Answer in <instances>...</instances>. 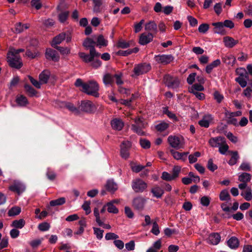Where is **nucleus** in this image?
Here are the masks:
<instances>
[{"instance_id":"f257e3e1","label":"nucleus","mask_w":252,"mask_h":252,"mask_svg":"<svg viewBox=\"0 0 252 252\" xmlns=\"http://www.w3.org/2000/svg\"><path fill=\"white\" fill-rule=\"evenodd\" d=\"M74 84L76 87L80 88V91L88 95L95 97H98L99 96V85L94 80H90L84 83L82 79L78 78L76 80Z\"/></svg>"},{"instance_id":"f03ea898","label":"nucleus","mask_w":252,"mask_h":252,"mask_svg":"<svg viewBox=\"0 0 252 252\" xmlns=\"http://www.w3.org/2000/svg\"><path fill=\"white\" fill-rule=\"evenodd\" d=\"M24 51L23 49H11L10 51L7 53V62L10 66L18 69L22 66L23 63L19 53L24 52Z\"/></svg>"},{"instance_id":"7ed1b4c3","label":"nucleus","mask_w":252,"mask_h":252,"mask_svg":"<svg viewBox=\"0 0 252 252\" xmlns=\"http://www.w3.org/2000/svg\"><path fill=\"white\" fill-rule=\"evenodd\" d=\"M134 124L131 125V130L139 135H145L143 129L146 127L147 124L144 122L142 117H136L132 119Z\"/></svg>"},{"instance_id":"20e7f679","label":"nucleus","mask_w":252,"mask_h":252,"mask_svg":"<svg viewBox=\"0 0 252 252\" xmlns=\"http://www.w3.org/2000/svg\"><path fill=\"white\" fill-rule=\"evenodd\" d=\"M167 140L169 145L175 149H179L184 147L185 142L182 136L170 135Z\"/></svg>"},{"instance_id":"39448f33","label":"nucleus","mask_w":252,"mask_h":252,"mask_svg":"<svg viewBox=\"0 0 252 252\" xmlns=\"http://www.w3.org/2000/svg\"><path fill=\"white\" fill-rule=\"evenodd\" d=\"M147 187V184L139 178L133 180L131 183L132 189L136 193L143 192Z\"/></svg>"},{"instance_id":"423d86ee","label":"nucleus","mask_w":252,"mask_h":252,"mask_svg":"<svg viewBox=\"0 0 252 252\" xmlns=\"http://www.w3.org/2000/svg\"><path fill=\"white\" fill-rule=\"evenodd\" d=\"M236 72L239 75L235 79V81L242 87L244 88L247 86V81L248 80V75L246 70L243 68H237Z\"/></svg>"},{"instance_id":"0eeeda50","label":"nucleus","mask_w":252,"mask_h":252,"mask_svg":"<svg viewBox=\"0 0 252 252\" xmlns=\"http://www.w3.org/2000/svg\"><path fill=\"white\" fill-rule=\"evenodd\" d=\"M151 65L149 63H143L136 64L133 68V77L146 73L151 69Z\"/></svg>"},{"instance_id":"6e6552de","label":"nucleus","mask_w":252,"mask_h":252,"mask_svg":"<svg viewBox=\"0 0 252 252\" xmlns=\"http://www.w3.org/2000/svg\"><path fill=\"white\" fill-rule=\"evenodd\" d=\"M154 59L158 63L166 65L171 63L174 60V58L170 54H162L156 55Z\"/></svg>"},{"instance_id":"1a4fd4ad","label":"nucleus","mask_w":252,"mask_h":252,"mask_svg":"<svg viewBox=\"0 0 252 252\" xmlns=\"http://www.w3.org/2000/svg\"><path fill=\"white\" fill-rule=\"evenodd\" d=\"M78 55L84 62L87 63L92 62L95 57H98L100 55V53L94 50L90 51L89 54H86L84 52H80Z\"/></svg>"},{"instance_id":"9d476101","label":"nucleus","mask_w":252,"mask_h":252,"mask_svg":"<svg viewBox=\"0 0 252 252\" xmlns=\"http://www.w3.org/2000/svg\"><path fill=\"white\" fill-rule=\"evenodd\" d=\"M164 82L166 85L170 88L175 89L179 87L180 81L177 77H173L169 75L164 76Z\"/></svg>"},{"instance_id":"9b49d317","label":"nucleus","mask_w":252,"mask_h":252,"mask_svg":"<svg viewBox=\"0 0 252 252\" xmlns=\"http://www.w3.org/2000/svg\"><path fill=\"white\" fill-rule=\"evenodd\" d=\"M131 143L129 141H124L121 145V156L122 158L127 159L129 156V150L131 147Z\"/></svg>"},{"instance_id":"f8f14e48","label":"nucleus","mask_w":252,"mask_h":252,"mask_svg":"<svg viewBox=\"0 0 252 252\" xmlns=\"http://www.w3.org/2000/svg\"><path fill=\"white\" fill-rule=\"evenodd\" d=\"M80 108L83 111L91 113L94 110L95 107L92 101L86 100L81 101Z\"/></svg>"},{"instance_id":"ddd939ff","label":"nucleus","mask_w":252,"mask_h":252,"mask_svg":"<svg viewBox=\"0 0 252 252\" xmlns=\"http://www.w3.org/2000/svg\"><path fill=\"white\" fill-rule=\"evenodd\" d=\"M9 189L12 191L17 192L18 194H20L25 190V187L21 182L14 181L13 184L9 186Z\"/></svg>"},{"instance_id":"4468645a","label":"nucleus","mask_w":252,"mask_h":252,"mask_svg":"<svg viewBox=\"0 0 252 252\" xmlns=\"http://www.w3.org/2000/svg\"><path fill=\"white\" fill-rule=\"evenodd\" d=\"M154 38L153 34L151 33H143L139 37V43L142 45H146L152 41Z\"/></svg>"},{"instance_id":"2eb2a0df","label":"nucleus","mask_w":252,"mask_h":252,"mask_svg":"<svg viewBox=\"0 0 252 252\" xmlns=\"http://www.w3.org/2000/svg\"><path fill=\"white\" fill-rule=\"evenodd\" d=\"M146 202L145 198L139 196L134 198L133 200V206L137 210H142L143 209Z\"/></svg>"},{"instance_id":"dca6fc26","label":"nucleus","mask_w":252,"mask_h":252,"mask_svg":"<svg viewBox=\"0 0 252 252\" xmlns=\"http://www.w3.org/2000/svg\"><path fill=\"white\" fill-rule=\"evenodd\" d=\"M220 240V235L218 233H213L209 235L207 239V242L210 244L216 245L219 243Z\"/></svg>"},{"instance_id":"f3484780","label":"nucleus","mask_w":252,"mask_h":252,"mask_svg":"<svg viewBox=\"0 0 252 252\" xmlns=\"http://www.w3.org/2000/svg\"><path fill=\"white\" fill-rule=\"evenodd\" d=\"M46 57L48 60H51L55 62L58 61L60 57L57 52L52 49H47L46 51Z\"/></svg>"},{"instance_id":"a211bd4d","label":"nucleus","mask_w":252,"mask_h":252,"mask_svg":"<svg viewBox=\"0 0 252 252\" xmlns=\"http://www.w3.org/2000/svg\"><path fill=\"white\" fill-rule=\"evenodd\" d=\"M111 125L113 129L120 131L123 128L124 123L121 119L115 118L111 121Z\"/></svg>"},{"instance_id":"6ab92c4d","label":"nucleus","mask_w":252,"mask_h":252,"mask_svg":"<svg viewBox=\"0 0 252 252\" xmlns=\"http://www.w3.org/2000/svg\"><path fill=\"white\" fill-rule=\"evenodd\" d=\"M225 140V138L223 137H217L211 138L209 143L211 146L213 147H219L221 144H223Z\"/></svg>"},{"instance_id":"aec40b11","label":"nucleus","mask_w":252,"mask_h":252,"mask_svg":"<svg viewBox=\"0 0 252 252\" xmlns=\"http://www.w3.org/2000/svg\"><path fill=\"white\" fill-rule=\"evenodd\" d=\"M223 41L225 46L229 48H233L238 43V40H235L234 38L230 36L224 37L223 38Z\"/></svg>"},{"instance_id":"412c9836","label":"nucleus","mask_w":252,"mask_h":252,"mask_svg":"<svg viewBox=\"0 0 252 252\" xmlns=\"http://www.w3.org/2000/svg\"><path fill=\"white\" fill-rule=\"evenodd\" d=\"M170 153L175 159L183 161L186 160L188 154V153H180L173 149L170 150Z\"/></svg>"},{"instance_id":"4be33fe9","label":"nucleus","mask_w":252,"mask_h":252,"mask_svg":"<svg viewBox=\"0 0 252 252\" xmlns=\"http://www.w3.org/2000/svg\"><path fill=\"white\" fill-rule=\"evenodd\" d=\"M105 188L108 191L114 193L117 190L118 186L113 179H109L106 182Z\"/></svg>"},{"instance_id":"5701e85b","label":"nucleus","mask_w":252,"mask_h":252,"mask_svg":"<svg viewBox=\"0 0 252 252\" xmlns=\"http://www.w3.org/2000/svg\"><path fill=\"white\" fill-rule=\"evenodd\" d=\"M114 75L106 73L103 76V83L106 86H111L114 82Z\"/></svg>"},{"instance_id":"b1692460","label":"nucleus","mask_w":252,"mask_h":252,"mask_svg":"<svg viewBox=\"0 0 252 252\" xmlns=\"http://www.w3.org/2000/svg\"><path fill=\"white\" fill-rule=\"evenodd\" d=\"M151 192L153 196L159 198H161L164 193V190L158 186H155L151 189Z\"/></svg>"},{"instance_id":"393cba45","label":"nucleus","mask_w":252,"mask_h":252,"mask_svg":"<svg viewBox=\"0 0 252 252\" xmlns=\"http://www.w3.org/2000/svg\"><path fill=\"white\" fill-rule=\"evenodd\" d=\"M65 37V34L64 33H61L55 37L52 42V46L56 48L58 44H60Z\"/></svg>"},{"instance_id":"a878e982","label":"nucleus","mask_w":252,"mask_h":252,"mask_svg":"<svg viewBox=\"0 0 252 252\" xmlns=\"http://www.w3.org/2000/svg\"><path fill=\"white\" fill-rule=\"evenodd\" d=\"M228 247L232 249H235L238 247L239 245V241L237 238L233 236L231 237L227 242Z\"/></svg>"},{"instance_id":"bb28decb","label":"nucleus","mask_w":252,"mask_h":252,"mask_svg":"<svg viewBox=\"0 0 252 252\" xmlns=\"http://www.w3.org/2000/svg\"><path fill=\"white\" fill-rule=\"evenodd\" d=\"M145 30L147 31H150L157 32V25L154 21H150L145 25Z\"/></svg>"},{"instance_id":"cd10ccee","label":"nucleus","mask_w":252,"mask_h":252,"mask_svg":"<svg viewBox=\"0 0 252 252\" xmlns=\"http://www.w3.org/2000/svg\"><path fill=\"white\" fill-rule=\"evenodd\" d=\"M212 120V118L211 115H206L199 121L198 123L201 126L208 127Z\"/></svg>"},{"instance_id":"c85d7f7f","label":"nucleus","mask_w":252,"mask_h":252,"mask_svg":"<svg viewBox=\"0 0 252 252\" xmlns=\"http://www.w3.org/2000/svg\"><path fill=\"white\" fill-rule=\"evenodd\" d=\"M96 43L91 38H87L83 42V46L87 49H89L90 51L94 50L96 51L94 46Z\"/></svg>"},{"instance_id":"c756f323","label":"nucleus","mask_w":252,"mask_h":252,"mask_svg":"<svg viewBox=\"0 0 252 252\" xmlns=\"http://www.w3.org/2000/svg\"><path fill=\"white\" fill-rule=\"evenodd\" d=\"M222 62L226 64L233 66L236 59L232 55H227L222 58Z\"/></svg>"},{"instance_id":"7c9ffc66","label":"nucleus","mask_w":252,"mask_h":252,"mask_svg":"<svg viewBox=\"0 0 252 252\" xmlns=\"http://www.w3.org/2000/svg\"><path fill=\"white\" fill-rule=\"evenodd\" d=\"M50 74V72L48 70H44L39 74V79L41 84L47 83Z\"/></svg>"},{"instance_id":"2f4dec72","label":"nucleus","mask_w":252,"mask_h":252,"mask_svg":"<svg viewBox=\"0 0 252 252\" xmlns=\"http://www.w3.org/2000/svg\"><path fill=\"white\" fill-rule=\"evenodd\" d=\"M220 64V61L219 59H217L213 61L211 63L208 64L206 67V71L207 73L211 72L213 69L217 67Z\"/></svg>"},{"instance_id":"473e14b6","label":"nucleus","mask_w":252,"mask_h":252,"mask_svg":"<svg viewBox=\"0 0 252 252\" xmlns=\"http://www.w3.org/2000/svg\"><path fill=\"white\" fill-rule=\"evenodd\" d=\"M204 88L202 84L196 83L192 85L189 88V91L190 93L196 92H201L204 91Z\"/></svg>"},{"instance_id":"72a5a7b5","label":"nucleus","mask_w":252,"mask_h":252,"mask_svg":"<svg viewBox=\"0 0 252 252\" xmlns=\"http://www.w3.org/2000/svg\"><path fill=\"white\" fill-rule=\"evenodd\" d=\"M219 198L221 201H229L230 200V196L227 189H223L220 192Z\"/></svg>"},{"instance_id":"f704fd0d","label":"nucleus","mask_w":252,"mask_h":252,"mask_svg":"<svg viewBox=\"0 0 252 252\" xmlns=\"http://www.w3.org/2000/svg\"><path fill=\"white\" fill-rule=\"evenodd\" d=\"M251 180V175L248 173H243L238 177V180L241 182L247 183Z\"/></svg>"},{"instance_id":"c9c22d12","label":"nucleus","mask_w":252,"mask_h":252,"mask_svg":"<svg viewBox=\"0 0 252 252\" xmlns=\"http://www.w3.org/2000/svg\"><path fill=\"white\" fill-rule=\"evenodd\" d=\"M65 202V198L64 197H61L56 200H52L50 202L51 206H56L63 205Z\"/></svg>"},{"instance_id":"e433bc0d","label":"nucleus","mask_w":252,"mask_h":252,"mask_svg":"<svg viewBox=\"0 0 252 252\" xmlns=\"http://www.w3.org/2000/svg\"><path fill=\"white\" fill-rule=\"evenodd\" d=\"M25 224V221L23 219H20L19 220H15L12 222L11 226L16 228L21 229Z\"/></svg>"},{"instance_id":"4c0bfd02","label":"nucleus","mask_w":252,"mask_h":252,"mask_svg":"<svg viewBox=\"0 0 252 252\" xmlns=\"http://www.w3.org/2000/svg\"><path fill=\"white\" fill-rule=\"evenodd\" d=\"M29 28V26L27 24L22 25L21 23H18L15 26V31L16 33H20Z\"/></svg>"},{"instance_id":"58836bf2","label":"nucleus","mask_w":252,"mask_h":252,"mask_svg":"<svg viewBox=\"0 0 252 252\" xmlns=\"http://www.w3.org/2000/svg\"><path fill=\"white\" fill-rule=\"evenodd\" d=\"M16 102L19 105L21 106H25L28 103L27 98L22 95L17 96L16 98Z\"/></svg>"},{"instance_id":"ea45409f","label":"nucleus","mask_w":252,"mask_h":252,"mask_svg":"<svg viewBox=\"0 0 252 252\" xmlns=\"http://www.w3.org/2000/svg\"><path fill=\"white\" fill-rule=\"evenodd\" d=\"M169 127V124L165 122H161L156 126V128L159 131H163Z\"/></svg>"},{"instance_id":"a19ab883","label":"nucleus","mask_w":252,"mask_h":252,"mask_svg":"<svg viewBox=\"0 0 252 252\" xmlns=\"http://www.w3.org/2000/svg\"><path fill=\"white\" fill-rule=\"evenodd\" d=\"M21 211V208L19 207H14L8 211V214L9 216H15L19 214Z\"/></svg>"},{"instance_id":"79ce46f5","label":"nucleus","mask_w":252,"mask_h":252,"mask_svg":"<svg viewBox=\"0 0 252 252\" xmlns=\"http://www.w3.org/2000/svg\"><path fill=\"white\" fill-rule=\"evenodd\" d=\"M239 157L238 153L237 152H232V156L230 159L228 161V164L230 165H233L237 163V160L239 159Z\"/></svg>"},{"instance_id":"37998d69","label":"nucleus","mask_w":252,"mask_h":252,"mask_svg":"<svg viewBox=\"0 0 252 252\" xmlns=\"http://www.w3.org/2000/svg\"><path fill=\"white\" fill-rule=\"evenodd\" d=\"M108 41L106 40L102 35L98 36L97 39V45L99 46H106Z\"/></svg>"},{"instance_id":"c03bdc74","label":"nucleus","mask_w":252,"mask_h":252,"mask_svg":"<svg viewBox=\"0 0 252 252\" xmlns=\"http://www.w3.org/2000/svg\"><path fill=\"white\" fill-rule=\"evenodd\" d=\"M106 206L109 213L113 214H117L118 213V209L112 203L108 202L106 204Z\"/></svg>"},{"instance_id":"a18cd8bd","label":"nucleus","mask_w":252,"mask_h":252,"mask_svg":"<svg viewBox=\"0 0 252 252\" xmlns=\"http://www.w3.org/2000/svg\"><path fill=\"white\" fill-rule=\"evenodd\" d=\"M201 154L199 152H196L193 154L189 156V160L190 163H193L197 161V158L200 156Z\"/></svg>"},{"instance_id":"49530a36","label":"nucleus","mask_w":252,"mask_h":252,"mask_svg":"<svg viewBox=\"0 0 252 252\" xmlns=\"http://www.w3.org/2000/svg\"><path fill=\"white\" fill-rule=\"evenodd\" d=\"M130 166L131 170L132 171L138 173L140 171H141L142 169H143L145 167L144 166L140 165V164H136L133 163H131L130 164Z\"/></svg>"},{"instance_id":"de8ad7c7","label":"nucleus","mask_w":252,"mask_h":252,"mask_svg":"<svg viewBox=\"0 0 252 252\" xmlns=\"http://www.w3.org/2000/svg\"><path fill=\"white\" fill-rule=\"evenodd\" d=\"M103 0H93L94 4V11L98 12L100 11L99 7L102 5Z\"/></svg>"},{"instance_id":"09e8293b","label":"nucleus","mask_w":252,"mask_h":252,"mask_svg":"<svg viewBox=\"0 0 252 252\" xmlns=\"http://www.w3.org/2000/svg\"><path fill=\"white\" fill-rule=\"evenodd\" d=\"M24 87L25 90L30 96H33L36 94V91L30 85L26 84Z\"/></svg>"},{"instance_id":"8fccbe9b","label":"nucleus","mask_w":252,"mask_h":252,"mask_svg":"<svg viewBox=\"0 0 252 252\" xmlns=\"http://www.w3.org/2000/svg\"><path fill=\"white\" fill-rule=\"evenodd\" d=\"M94 214L95 217V221L98 225L102 224V220L100 219L99 212L97 208H95L94 210Z\"/></svg>"},{"instance_id":"3c124183","label":"nucleus","mask_w":252,"mask_h":252,"mask_svg":"<svg viewBox=\"0 0 252 252\" xmlns=\"http://www.w3.org/2000/svg\"><path fill=\"white\" fill-rule=\"evenodd\" d=\"M219 152L220 154L222 155L226 154V152L228 150L229 147L226 144L225 140L223 141V144H221V145L219 147Z\"/></svg>"},{"instance_id":"603ef678","label":"nucleus","mask_w":252,"mask_h":252,"mask_svg":"<svg viewBox=\"0 0 252 252\" xmlns=\"http://www.w3.org/2000/svg\"><path fill=\"white\" fill-rule=\"evenodd\" d=\"M181 167L180 166H174L172 169V177L174 179H176L179 177V174L181 172Z\"/></svg>"},{"instance_id":"864d4df0","label":"nucleus","mask_w":252,"mask_h":252,"mask_svg":"<svg viewBox=\"0 0 252 252\" xmlns=\"http://www.w3.org/2000/svg\"><path fill=\"white\" fill-rule=\"evenodd\" d=\"M50 225L49 223L44 222L38 224V228L41 231H46L49 229Z\"/></svg>"},{"instance_id":"5fc2aeb1","label":"nucleus","mask_w":252,"mask_h":252,"mask_svg":"<svg viewBox=\"0 0 252 252\" xmlns=\"http://www.w3.org/2000/svg\"><path fill=\"white\" fill-rule=\"evenodd\" d=\"M94 234L95 235L96 238L98 240H101L103 237V233L104 231L99 228L93 227Z\"/></svg>"},{"instance_id":"6e6d98bb","label":"nucleus","mask_w":252,"mask_h":252,"mask_svg":"<svg viewBox=\"0 0 252 252\" xmlns=\"http://www.w3.org/2000/svg\"><path fill=\"white\" fill-rule=\"evenodd\" d=\"M209 29V25L208 24L204 23L201 24L198 27V31L200 33H205Z\"/></svg>"},{"instance_id":"4d7b16f0","label":"nucleus","mask_w":252,"mask_h":252,"mask_svg":"<svg viewBox=\"0 0 252 252\" xmlns=\"http://www.w3.org/2000/svg\"><path fill=\"white\" fill-rule=\"evenodd\" d=\"M161 178L163 180H165L167 181H170L175 180L173 178V177H172V174H170L169 173L165 171L162 172Z\"/></svg>"},{"instance_id":"13d9d810","label":"nucleus","mask_w":252,"mask_h":252,"mask_svg":"<svg viewBox=\"0 0 252 252\" xmlns=\"http://www.w3.org/2000/svg\"><path fill=\"white\" fill-rule=\"evenodd\" d=\"M252 84L251 86L248 87L244 90L243 94L245 96L247 97L248 99H250L252 97Z\"/></svg>"},{"instance_id":"bf43d9fd","label":"nucleus","mask_w":252,"mask_h":252,"mask_svg":"<svg viewBox=\"0 0 252 252\" xmlns=\"http://www.w3.org/2000/svg\"><path fill=\"white\" fill-rule=\"evenodd\" d=\"M90 204V201H85L82 205V208L85 211L87 215L89 214L91 212Z\"/></svg>"},{"instance_id":"052dcab7","label":"nucleus","mask_w":252,"mask_h":252,"mask_svg":"<svg viewBox=\"0 0 252 252\" xmlns=\"http://www.w3.org/2000/svg\"><path fill=\"white\" fill-rule=\"evenodd\" d=\"M241 115H242V112L240 111H238L234 112H231L230 111H226L225 112V115L226 117H231L235 118V117L240 116Z\"/></svg>"},{"instance_id":"680f3d73","label":"nucleus","mask_w":252,"mask_h":252,"mask_svg":"<svg viewBox=\"0 0 252 252\" xmlns=\"http://www.w3.org/2000/svg\"><path fill=\"white\" fill-rule=\"evenodd\" d=\"M68 11H64L60 13L58 16L60 22L61 23L64 22L68 17Z\"/></svg>"},{"instance_id":"e2e57ef3","label":"nucleus","mask_w":252,"mask_h":252,"mask_svg":"<svg viewBox=\"0 0 252 252\" xmlns=\"http://www.w3.org/2000/svg\"><path fill=\"white\" fill-rule=\"evenodd\" d=\"M210 203V198L207 196H203L200 199V203L202 205L207 207Z\"/></svg>"},{"instance_id":"0e129e2a","label":"nucleus","mask_w":252,"mask_h":252,"mask_svg":"<svg viewBox=\"0 0 252 252\" xmlns=\"http://www.w3.org/2000/svg\"><path fill=\"white\" fill-rule=\"evenodd\" d=\"M241 195L247 201H250L252 199V194L250 189L245 192H241Z\"/></svg>"},{"instance_id":"69168bd1","label":"nucleus","mask_w":252,"mask_h":252,"mask_svg":"<svg viewBox=\"0 0 252 252\" xmlns=\"http://www.w3.org/2000/svg\"><path fill=\"white\" fill-rule=\"evenodd\" d=\"M28 78L30 79L31 83L36 88L40 89L41 88V83L39 81L34 79L32 77L29 75Z\"/></svg>"},{"instance_id":"338daca9","label":"nucleus","mask_w":252,"mask_h":252,"mask_svg":"<svg viewBox=\"0 0 252 252\" xmlns=\"http://www.w3.org/2000/svg\"><path fill=\"white\" fill-rule=\"evenodd\" d=\"M144 23V20L142 19L139 23H135L134 25V32L136 33H137L139 32L142 28V25Z\"/></svg>"},{"instance_id":"774afa93","label":"nucleus","mask_w":252,"mask_h":252,"mask_svg":"<svg viewBox=\"0 0 252 252\" xmlns=\"http://www.w3.org/2000/svg\"><path fill=\"white\" fill-rule=\"evenodd\" d=\"M140 144L141 147L144 149H148L150 147V142L145 139H141L140 141Z\"/></svg>"}]
</instances>
